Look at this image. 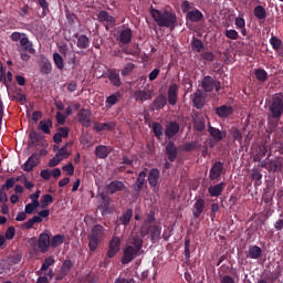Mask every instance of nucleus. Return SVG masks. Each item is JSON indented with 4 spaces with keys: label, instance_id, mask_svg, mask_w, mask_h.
I'll use <instances>...</instances> for the list:
<instances>
[{
    "label": "nucleus",
    "instance_id": "49530a36",
    "mask_svg": "<svg viewBox=\"0 0 283 283\" xmlns=\"http://www.w3.org/2000/svg\"><path fill=\"white\" fill-rule=\"evenodd\" d=\"M153 132L155 134V137L160 139L161 136H164V127L160 123L154 120L153 123Z\"/></svg>",
    "mask_w": 283,
    "mask_h": 283
},
{
    "label": "nucleus",
    "instance_id": "c9c22d12",
    "mask_svg": "<svg viewBox=\"0 0 283 283\" xmlns=\"http://www.w3.org/2000/svg\"><path fill=\"white\" fill-rule=\"evenodd\" d=\"M163 228L155 223L154 226H150V239L155 243L156 241H159L160 234H161Z\"/></svg>",
    "mask_w": 283,
    "mask_h": 283
},
{
    "label": "nucleus",
    "instance_id": "393cba45",
    "mask_svg": "<svg viewBox=\"0 0 283 283\" xmlns=\"http://www.w3.org/2000/svg\"><path fill=\"white\" fill-rule=\"evenodd\" d=\"M126 185L124 181H111V184L106 185V189L109 193H116L117 191H123Z\"/></svg>",
    "mask_w": 283,
    "mask_h": 283
},
{
    "label": "nucleus",
    "instance_id": "4468645a",
    "mask_svg": "<svg viewBox=\"0 0 283 283\" xmlns=\"http://www.w3.org/2000/svg\"><path fill=\"white\" fill-rule=\"evenodd\" d=\"M205 15L202 13V11H200V9H198L197 7H193L191 4V10L189 13H187L186 15V20L190 21V22H201L203 20Z\"/></svg>",
    "mask_w": 283,
    "mask_h": 283
},
{
    "label": "nucleus",
    "instance_id": "2eb2a0df",
    "mask_svg": "<svg viewBox=\"0 0 283 283\" xmlns=\"http://www.w3.org/2000/svg\"><path fill=\"white\" fill-rule=\"evenodd\" d=\"M78 120L84 127H91L92 125V112L90 109L82 108L80 109L78 114Z\"/></svg>",
    "mask_w": 283,
    "mask_h": 283
},
{
    "label": "nucleus",
    "instance_id": "a211bd4d",
    "mask_svg": "<svg viewBox=\"0 0 283 283\" xmlns=\"http://www.w3.org/2000/svg\"><path fill=\"white\" fill-rule=\"evenodd\" d=\"M178 91H179L178 84L176 83L170 84V86L168 87V104L170 105L178 104Z\"/></svg>",
    "mask_w": 283,
    "mask_h": 283
},
{
    "label": "nucleus",
    "instance_id": "473e14b6",
    "mask_svg": "<svg viewBox=\"0 0 283 283\" xmlns=\"http://www.w3.org/2000/svg\"><path fill=\"white\" fill-rule=\"evenodd\" d=\"M192 102L197 109H202L205 105L202 91H196V93H193Z\"/></svg>",
    "mask_w": 283,
    "mask_h": 283
},
{
    "label": "nucleus",
    "instance_id": "8fccbe9b",
    "mask_svg": "<svg viewBox=\"0 0 283 283\" xmlns=\"http://www.w3.org/2000/svg\"><path fill=\"white\" fill-rule=\"evenodd\" d=\"M53 62L55 63L57 70H64V59L61 56V54H59V52L53 54Z\"/></svg>",
    "mask_w": 283,
    "mask_h": 283
},
{
    "label": "nucleus",
    "instance_id": "e433bc0d",
    "mask_svg": "<svg viewBox=\"0 0 283 283\" xmlns=\"http://www.w3.org/2000/svg\"><path fill=\"white\" fill-rule=\"evenodd\" d=\"M95 155L99 159H106L109 155L108 147L104 146V144H99V146H96L95 148Z\"/></svg>",
    "mask_w": 283,
    "mask_h": 283
},
{
    "label": "nucleus",
    "instance_id": "ddd939ff",
    "mask_svg": "<svg viewBox=\"0 0 283 283\" xmlns=\"http://www.w3.org/2000/svg\"><path fill=\"white\" fill-rule=\"evenodd\" d=\"M133 260H135L134 247L133 243H128L123 250L122 264H129Z\"/></svg>",
    "mask_w": 283,
    "mask_h": 283
},
{
    "label": "nucleus",
    "instance_id": "c03bdc74",
    "mask_svg": "<svg viewBox=\"0 0 283 283\" xmlns=\"http://www.w3.org/2000/svg\"><path fill=\"white\" fill-rule=\"evenodd\" d=\"M52 202H54L52 193H43L41 198V209H46Z\"/></svg>",
    "mask_w": 283,
    "mask_h": 283
},
{
    "label": "nucleus",
    "instance_id": "f257e3e1",
    "mask_svg": "<svg viewBox=\"0 0 283 283\" xmlns=\"http://www.w3.org/2000/svg\"><path fill=\"white\" fill-rule=\"evenodd\" d=\"M150 15L160 29H176L178 18L171 7H163L161 9L150 7Z\"/></svg>",
    "mask_w": 283,
    "mask_h": 283
},
{
    "label": "nucleus",
    "instance_id": "4be33fe9",
    "mask_svg": "<svg viewBox=\"0 0 283 283\" xmlns=\"http://www.w3.org/2000/svg\"><path fill=\"white\" fill-rule=\"evenodd\" d=\"M147 172L146 170H142L137 177V180L133 185L134 190L136 193H140L145 182H146Z\"/></svg>",
    "mask_w": 283,
    "mask_h": 283
},
{
    "label": "nucleus",
    "instance_id": "f704fd0d",
    "mask_svg": "<svg viewBox=\"0 0 283 283\" xmlns=\"http://www.w3.org/2000/svg\"><path fill=\"white\" fill-rule=\"evenodd\" d=\"M51 127H53L52 118L40 120L39 129L43 132V134H51Z\"/></svg>",
    "mask_w": 283,
    "mask_h": 283
},
{
    "label": "nucleus",
    "instance_id": "3c124183",
    "mask_svg": "<svg viewBox=\"0 0 283 283\" xmlns=\"http://www.w3.org/2000/svg\"><path fill=\"white\" fill-rule=\"evenodd\" d=\"M282 43V39L279 36L273 35L270 39V44L272 45L273 50H275V52H280Z\"/></svg>",
    "mask_w": 283,
    "mask_h": 283
},
{
    "label": "nucleus",
    "instance_id": "603ef678",
    "mask_svg": "<svg viewBox=\"0 0 283 283\" xmlns=\"http://www.w3.org/2000/svg\"><path fill=\"white\" fill-rule=\"evenodd\" d=\"M42 222V219L39 218L38 216H34L31 219H28L22 226V228H25L27 230H31L33 228L34 223Z\"/></svg>",
    "mask_w": 283,
    "mask_h": 283
},
{
    "label": "nucleus",
    "instance_id": "c756f323",
    "mask_svg": "<svg viewBox=\"0 0 283 283\" xmlns=\"http://www.w3.org/2000/svg\"><path fill=\"white\" fill-rule=\"evenodd\" d=\"M208 133L210 134V136H212L213 140H216L217 143H220L224 138L221 129H218V127H212V125H209Z\"/></svg>",
    "mask_w": 283,
    "mask_h": 283
},
{
    "label": "nucleus",
    "instance_id": "5701e85b",
    "mask_svg": "<svg viewBox=\"0 0 283 283\" xmlns=\"http://www.w3.org/2000/svg\"><path fill=\"white\" fill-rule=\"evenodd\" d=\"M201 86L206 93H212L214 88V78L211 75H205L201 81Z\"/></svg>",
    "mask_w": 283,
    "mask_h": 283
},
{
    "label": "nucleus",
    "instance_id": "dca6fc26",
    "mask_svg": "<svg viewBox=\"0 0 283 283\" xmlns=\"http://www.w3.org/2000/svg\"><path fill=\"white\" fill-rule=\"evenodd\" d=\"M192 123L197 132H203V129H206V118L203 114L196 112L192 116Z\"/></svg>",
    "mask_w": 283,
    "mask_h": 283
},
{
    "label": "nucleus",
    "instance_id": "bf43d9fd",
    "mask_svg": "<svg viewBox=\"0 0 283 283\" xmlns=\"http://www.w3.org/2000/svg\"><path fill=\"white\" fill-rule=\"evenodd\" d=\"M191 9H192V3L190 2V0H182V2H181L182 13H186V15H188V13H190Z\"/></svg>",
    "mask_w": 283,
    "mask_h": 283
},
{
    "label": "nucleus",
    "instance_id": "e2e57ef3",
    "mask_svg": "<svg viewBox=\"0 0 283 283\" xmlns=\"http://www.w3.org/2000/svg\"><path fill=\"white\" fill-rule=\"evenodd\" d=\"M38 4H40V7H42L43 11H42V17L45 18V15L48 14L49 11V2L48 0H36Z\"/></svg>",
    "mask_w": 283,
    "mask_h": 283
},
{
    "label": "nucleus",
    "instance_id": "f3484780",
    "mask_svg": "<svg viewBox=\"0 0 283 283\" xmlns=\"http://www.w3.org/2000/svg\"><path fill=\"white\" fill-rule=\"evenodd\" d=\"M94 129L95 132H114L116 129V123L114 120H109L108 123H98L97 120L94 122Z\"/></svg>",
    "mask_w": 283,
    "mask_h": 283
},
{
    "label": "nucleus",
    "instance_id": "7ed1b4c3",
    "mask_svg": "<svg viewBox=\"0 0 283 283\" xmlns=\"http://www.w3.org/2000/svg\"><path fill=\"white\" fill-rule=\"evenodd\" d=\"M270 116L280 119L283 116V93L273 95L269 103Z\"/></svg>",
    "mask_w": 283,
    "mask_h": 283
},
{
    "label": "nucleus",
    "instance_id": "338daca9",
    "mask_svg": "<svg viewBox=\"0 0 283 283\" xmlns=\"http://www.w3.org/2000/svg\"><path fill=\"white\" fill-rule=\"evenodd\" d=\"M201 59L203 61H208L209 63H212L216 59L213 52H202Z\"/></svg>",
    "mask_w": 283,
    "mask_h": 283
},
{
    "label": "nucleus",
    "instance_id": "774afa93",
    "mask_svg": "<svg viewBox=\"0 0 283 283\" xmlns=\"http://www.w3.org/2000/svg\"><path fill=\"white\" fill-rule=\"evenodd\" d=\"M114 283H136L134 277H129L128 280L126 277H122V275H119Z\"/></svg>",
    "mask_w": 283,
    "mask_h": 283
},
{
    "label": "nucleus",
    "instance_id": "37998d69",
    "mask_svg": "<svg viewBox=\"0 0 283 283\" xmlns=\"http://www.w3.org/2000/svg\"><path fill=\"white\" fill-rule=\"evenodd\" d=\"M65 241V234H54L51 239V248H59Z\"/></svg>",
    "mask_w": 283,
    "mask_h": 283
},
{
    "label": "nucleus",
    "instance_id": "f03ea898",
    "mask_svg": "<svg viewBox=\"0 0 283 283\" xmlns=\"http://www.w3.org/2000/svg\"><path fill=\"white\" fill-rule=\"evenodd\" d=\"M105 239V228L102 223H95L88 233V248L91 252H95Z\"/></svg>",
    "mask_w": 283,
    "mask_h": 283
},
{
    "label": "nucleus",
    "instance_id": "a878e982",
    "mask_svg": "<svg viewBox=\"0 0 283 283\" xmlns=\"http://www.w3.org/2000/svg\"><path fill=\"white\" fill-rule=\"evenodd\" d=\"M134 97L136 99V102H147L149 99H153V95L150 93V91H135L134 93Z\"/></svg>",
    "mask_w": 283,
    "mask_h": 283
},
{
    "label": "nucleus",
    "instance_id": "5fc2aeb1",
    "mask_svg": "<svg viewBox=\"0 0 283 283\" xmlns=\"http://www.w3.org/2000/svg\"><path fill=\"white\" fill-rule=\"evenodd\" d=\"M253 181H255V185H262V179L263 175L258 168L252 169V175H251Z\"/></svg>",
    "mask_w": 283,
    "mask_h": 283
},
{
    "label": "nucleus",
    "instance_id": "423d86ee",
    "mask_svg": "<svg viewBox=\"0 0 283 283\" xmlns=\"http://www.w3.org/2000/svg\"><path fill=\"white\" fill-rule=\"evenodd\" d=\"M97 20L101 24H105L106 30H109V27H114L116 22L115 18L109 15L108 11L105 10L98 12Z\"/></svg>",
    "mask_w": 283,
    "mask_h": 283
},
{
    "label": "nucleus",
    "instance_id": "aec40b11",
    "mask_svg": "<svg viewBox=\"0 0 283 283\" xmlns=\"http://www.w3.org/2000/svg\"><path fill=\"white\" fill-rule=\"evenodd\" d=\"M108 80L113 86H122L120 73L117 69L108 70Z\"/></svg>",
    "mask_w": 283,
    "mask_h": 283
},
{
    "label": "nucleus",
    "instance_id": "20e7f679",
    "mask_svg": "<svg viewBox=\"0 0 283 283\" xmlns=\"http://www.w3.org/2000/svg\"><path fill=\"white\" fill-rule=\"evenodd\" d=\"M128 243H132L134 248V258L140 256L144 253V239L140 234L135 233L128 238Z\"/></svg>",
    "mask_w": 283,
    "mask_h": 283
},
{
    "label": "nucleus",
    "instance_id": "1a4fd4ad",
    "mask_svg": "<svg viewBox=\"0 0 283 283\" xmlns=\"http://www.w3.org/2000/svg\"><path fill=\"white\" fill-rule=\"evenodd\" d=\"M51 245V237L48 232H42L39 237V249L41 254H46Z\"/></svg>",
    "mask_w": 283,
    "mask_h": 283
},
{
    "label": "nucleus",
    "instance_id": "de8ad7c7",
    "mask_svg": "<svg viewBox=\"0 0 283 283\" xmlns=\"http://www.w3.org/2000/svg\"><path fill=\"white\" fill-rule=\"evenodd\" d=\"M69 145H72V142H66V144H63V146H61V148L57 149L59 158L61 159V161H63V159L69 157V150H67Z\"/></svg>",
    "mask_w": 283,
    "mask_h": 283
},
{
    "label": "nucleus",
    "instance_id": "0e129e2a",
    "mask_svg": "<svg viewBox=\"0 0 283 283\" xmlns=\"http://www.w3.org/2000/svg\"><path fill=\"white\" fill-rule=\"evenodd\" d=\"M226 36H228V39H239L240 34L238 31H235V29H227L224 32Z\"/></svg>",
    "mask_w": 283,
    "mask_h": 283
},
{
    "label": "nucleus",
    "instance_id": "6ab92c4d",
    "mask_svg": "<svg viewBox=\"0 0 283 283\" xmlns=\"http://www.w3.org/2000/svg\"><path fill=\"white\" fill-rule=\"evenodd\" d=\"M166 155L168 156L169 161H176L178 157V146H176L175 142H168L166 146Z\"/></svg>",
    "mask_w": 283,
    "mask_h": 283
},
{
    "label": "nucleus",
    "instance_id": "6e6d98bb",
    "mask_svg": "<svg viewBox=\"0 0 283 283\" xmlns=\"http://www.w3.org/2000/svg\"><path fill=\"white\" fill-rule=\"evenodd\" d=\"M35 143H41V136L38 132L32 130L29 134V145H35Z\"/></svg>",
    "mask_w": 283,
    "mask_h": 283
},
{
    "label": "nucleus",
    "instance_id": "412c9836",
    "mask_svg": "<svg viewBox=\"0 0 283 283\" xmlns=\"http://www.w3.org/2000/svg\"><path fill=\"white\" fill-rule=\"evenodd\" d=\"M160 181V170L158 168H151L148 172V182L150 187H157Z\"/></svg>",
    "mask_w": 283,
    "mask_h": 283
},
{
    "label": "nucleus",
    "instance_id": "0eeeda50",
    "mask_svg": "<svg viewBox=\"0 0 283 283\" xmlns=\"http://www.w3.org/2000/svg\"><path fill=\"white\" fill-rule=\"evenodd\" d=\"M133 39V31L129 27L123 25L118 31L117 40L124 45L130 43Z\"/></svg>",
    "mask_w": 283,
    "mask_h": 283
},
{
    "label": "nucleus",
    "instance_id": "b1692460",
    "mask_svg": "<svg viewBox=\"0 0 283 283\" xmlns=\"http://www.w3.org/2000/svg\"><path fill=\"white\" fill-rule=\"evenodd\" d=\"M234 109L233 106H227V104H223V106H218L216 108V114L220 116V118H228L233 114Z\"/></svg>",
    "mask_w": 283,
    "mask_h": 283
},
{
    "label": "nucleus",
    "instance_id": "79ce46f5",
    "mask_svg": "<svg viewBox=\"0 0 283 283\" xmlns=\"http://www.w3.org/2000/svg\"><path fill=\"white\" fill-rule=\"evenodd\" d=\"M109 206H111L109 195L108 193H102L101 195V205H99L102 211H108Z\"/></svg>",
    "mask_w": 283,
    "mask_h": 283
},
{
    "label": "nucleus",
    "instance_id": "680f3d73",
    "mask_svg": "<svg viewBox=\"0 0 283 283\" xmlns=\"http://www.w3.org/2000/svg\"><path fill=\"white\" fill-rule=\"evenodd\" d=\"M197 147H198V142L196 140L186 142V144H184V149L188 153H190L191 150H196Z\"/></svg>",
    "mask_w": 283,
    "mask_h": 283
},
{
    "label": "nucleus",
    "instance_id": "cd10ccee",
    "mask_svg": "<svg viewBox=\"0 0 283 283\" xmlns=\"http://www.w3.org/2000/svg\"><path fill=\"white\" fill-rule=\"evenodd\" d=\"M282 168L283 164L281 159H270V161H268V172H279Z\"/></svg>",
    "mask_w": 283,
    "mask_h": 283
},
{
    "label": "nucleus",
    "instance_id": "f8f14e48",
    "mask_svg": "<svg viewBox=\"0 0 283 283\" xmlns=\"http://www.w3.org/2000/svg\"><path fill=\"white\" fill-rule=\"evenodd\" d=\"M38 164H40V155L38 153H33V155H31V157H29L23 164L22 168L25 172H31Z\"/></svg>",
    "mask_w": 283,
    "mask_h": 283
},
{
    "label": "nucleus",
    "instance_id": "6e6552de",
    "mask_svg": "<svg viewBox=\"0 0 283 283\" xmlns=\"http://www.w3.org/2000/svg\"><path fill=\"white\" fill-rule=\"evenodd\" d=\"M179 132H180V123H178L177 120H170L166 125L165 136H166V138H168L170 140L171 138L177 136V134H179Z\"/></svg>",
    "mask_w": 283,
    "mask_h": 283
},
{
    "label": "nucleus",
    "instance_id": "ea45409f",
    "mask_svg": "<svg viewBox=\"0 0 283 283\" xmlns=\"http://www.w3.org/2000/svg\"><path fill=\"white\" fill-rule=\"evenodd\" d=\"M230 134L234 142L239 143V145H242L243 134H242L241 129H238V127H231Z\"/></svg>",
    "mask_w": 283,
    "mask_h": 283
},
{
    "label": "nucleus",
    "instance_id": "9b49d317",
    "mask_svg": "<svg viewBox=\"0 0 283 283\" xmlns=\"http://www.w3.org/2000/svg\"><path fill=\"white\" fill-rule=\"evenodd\" d=\"M206 209V200L205 198H197L193 207H192V216L195 220L201 218L202 213Z\"/></svg>",
    "mask_w": 283,
    "mask_h": 283
},
{
    "label": "nucleus",
    "instance_id": "052dcab7",
    "mask_svg": "<svg viewBox=\"0 0 283 283\" xmlns=\"http://www.w3.org/2000/svg\"><path fill=\"white\" fill-rule=\"evenodd\" d=\"M72 266H73L72 260H64V262H63V275H64V277H66V275H69Z\"/></svg>",
    "mask_w": 283,
    "mask_h": 283
},
{
    "label": "nucleus",
    "instance_id": "72a5a7b5",
    "mask_svg": "<svg viewBox=\"0 0 283 283\" xmlns=\"http://www.w3.org/2000/svg\"><path fill=\"white\" fill-rule=\"evenodd\" d=\"M76 46L80 48V50L90 48V36H87V34H80V36H77Z\"/></svg>",
    "mask_w": 283,
    "mask_h": 283
},
{
    "label": "nucleus",
    "instance_id": "13d9d810",
    "mask_svg": "<svg viewBox=\"0 0 283 283\" xmlns=\"http://www.w3.org/2000/svg\"><path fill=\"white\" fill-rule=\"evenodd\" d=\"M135 70V65L134 63H126L125 66H123V69L120 70V73L124 77H126L127 75H129V73H132V71Z\"/></svg>",
    "mask_w": 283,
    "mask_h": 283
},
{
    "label": "nucleus",
    "instance_id": "69168bd1",
    "mask_svg": "<svg viewBox=\"0 0 283 283\" xmlns=\"http://www.w3.org/2000/svg\"><path fill=\"white\" fill-rule=\"evenodd\" d=\"M14 234H15V228L14 226H9L4 232V237L6 239L8 240H11L14 238Z\"/></svg>",
    "mask_w": 283,
    "mask_h": 283
},
{
    "label": "nucleus",
    "instance_id": "4d7b16f0",
    "mask_svg": "<svg viewBox=\"0 0 283 283\" xmlns=\"http://www.w3.org/2000/svg\"><path fill=\"white\" fill-rule=\"evenodd\" d=\"M119 97H120V93H115V94H113V95H109V96L106 98V105H107V107H112V105H116Z\"/></svg>",
    "mask_w": 283,
    "mask_h": 283
},
{
    "label": "nucleus",
    "instance_id": "39448f33",
    "mask_svg": "<svg viewBox=\"0 0 283 283\" xmlns=\"http://www.w3.org/2000/svg\"><path fill=\"white\" fill-rule=\"evenodd\" d=\"M224 170V163L223 161H214L210 168L209 177L211 181H219L222 177Z\"/></svg>",
    "mask_w": 283,
    "mask_h": 283
},
{
    "label": "nucleus",
    "instance_id": "09e8293b",
    "mask_svg": "<svg viewBox=\"0 0 283 283\" xmlns=\"http://www.w3.org/2000/svg\"><path fill=\"white\" fill-rule=\"evenodd\" d=\"M191 48L196 52H201V50H203V48H205V43H203V41H201V39L193 36V39L191 41Z\"/></svg>",
    "mask_w": 283,
    "mask_h": 283
},
{
    "label": "nucleus",
    "instance_id": "a19ab883",
    "mask_svg": "<svg viewBox=\"0 0 283 283\" xmlns=\"http://www.w3.org/2000/svg\"><path fill=\"white\" fill-rule=\"evenodd\" d=\"M53 264H55L54 256H46V259L43 260L41 269L38 271V273H43V271H48Z\"/></svg>",
    "mask_w": 283,
    "mask_h": 283
},
{
    "label": "nucleus",
    "instance_id": "9d476101",
    "mask_svg": "<svg viewBox=\"0 0 283 283\" xmlns=\"http://www.w3.org/2000/svg\"><path fill=\"white\" fill-rule=\"evenodd\" d=\"M120 237H113L108 243V258H114L120 250Z\"/></svg>",
    "mask_w": 283,
    "mask_h": 283
},
{
    "label": "nucleus",
    "instance_id": "bb28decb",
    "mask_svg": "<svg viewBox=\"0 0 283 283\" xmlns=\"http://www.w3.org/2000/svg\"><path fill=\"white\" fill-rule=\"evenodd\" d=\"M224 187L226 184L221 181V184L211 185L210 187H208V192L210 193V196L218 198V196H221Z\"/></svg>",
    "mask_w": 283,
    "mask_h": 283
},
{
    "label": "nucleus",
    "instance_id": "a18cd8bd",
    "mask_svg": "<svg viewBox=\"0 0 283 283\" xmlns=\"http://www.w3.org/2000/svg\"><path fill=\"white\" fill-rule=\"evenodd\" d=\"M254 73L259 82H266L269 80V73L265 69H255Z\"/></svg>",
    "mask_w": 283,
    "mask_h": 283
},
{
    "label": "nucleus",
    "instance_id": "c85d7f7f",
    "mask_svg": "<svg viewBox=\"0 0 283 283\" xmlns=\"http://www.w3.org/2000/svg\"><path fill=\"white\" fill-rule=\"evenodd\" d=\"M39 66H40L41 73H43L45 75L51 73L53 70V65H52L51 61L46 57L41 59Z\"/></svg>",
    "mask_w": 283,
    "mask_h": 283
},
{
    "label": "nucleus",
    "instance_id": "58836bf2",
    "mask_svg": "<svg viewBox=\"0 0 283 283\" xmlns=\"http://www.w3.org/2000/svg\"><path fill=\"white\" fill-rule=\"evenodd\" d=\"M20 43L24 48V50H28V52H30L31 54H33L35 52L33 44L30 43L29 36H25V34H23V35L21 34Z\"/></svg>",
    "mask_w": 283,
    "mask_h": 283
},
{
    "label": "nucleus",
    "instance_id": "2f4dec72",
    "mask_svg": "<svg viewBox=\"0 0 283 283\" xmlns=\"http://www.w3.org/2000/svg\"><path fill=\"white\" fill-rule=\"evenodd\" d=\"M253 13L256 20H266L268 13L263 4H258L256 7H254Z\"/></svg>",
    "mask_w": 283,
    "mask_h": 283
},
{
    "label": "nucleus",
    "instance_id": "4c0bfd02",
    "mask_svg": "<svg viewBox=\"0 0 283 283\" xmlns=\"http://www.w3.org/2000/svg\"><path fill=\"white\" fill-rule=\"evenodd\" d=\"M167 104V97L166 95H158L153 102L154 109H163L165 105Z\"/></svg>",
    "mask_w": 283,
    "mask_h": 283
},
{
    "label": "nucleus",
    "instance_id": "864d4df0",
    "mask_svg": "<svg viewBox=\"0 0 283 283\" xmlns=\"http://www.w3.org/2000/svg\"><path fill=\"white\" fill-rule=\"evenodd\" d=\"M250 258H261L262 256V248L259 245H252L249 250Z\"/></svg>",
    "mask_w": 283,
    "mask_h": 283
},
{
    "label": "nucleus",
    "instance_id": "7c9ffc66",
    "mask_svg": "<svg viewBox=\"0 0 283 283\" xmlns=\"http://www.w3.org/2000/svg\"><path fill=\"white\" fill-rule=\"evenodd\" d=\"M133 214V209H126V211H124L119 218V223H122L125 227L129 226V223L132 222Z\"/></svg>",
    "mask_w": 283,
    "mask_h": 283
}]
</instances>
